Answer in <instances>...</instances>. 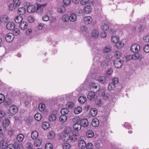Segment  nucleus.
Segmentation results:
<instances>
[{
  "label": "nucleus",
  "mask_w": 149,
  "mask_h": 149,
  "mask_svg": "<svg viewBox=\"0 0 149 149\" xmlns=\"http://www.w3.org/2000/svg\"><path fill=\"white\" fill-rule=\"evenodd\" d=\"M20 3L19 0H13L9 6V10L10 11L14 10L18 7Z\"/></svg>",
  "instance_id": "obj_1"
},
{
  "label": "nucleus",
  "mask_w": 149,
  "mask_h": 149,
  "mask_svg": "<svg viewBox=\"0 0 149 149\" xmlns=\"http://www.w3.org/2000/svg\"><path fill=\"white\" fill-rule=\"evenodd\" d=\"M66 130V132L62 136V139L64 141L66 142L69 141L70 139V136L69 134V133L70 132V129L68 128Z\"/></svg>",
  "instance_id": "obj_2"
},
{
  "label": "nucleus",
  "mask_w": 149,
  "mask_h": 149,
  "mask_svg": "<svg viewBox=\"0 0 149 149\" xmlns=\"http://www.w3.org/2000/svg\"><path fill=\"white\" fill-rule=\"evenodd\" d=\"M123 61L120 58H117L114 61L113 64L116 68H120L123 65Z\"/></svg>",
  "instance_id": "obj_3"
},
{
  "label": "nucleus",
  "mask_w": 149,
  "mask_h": 149,
  "mask_svg": "<svg viewBox=\"0 0 149 149\" xmlns=\"http://www.w3.org/2000/svg\"><path fill=\"white\" fill-rule=\"evenodd\" d=\"M45 4H37V9L36 10V13L39 14H41L43 12V9L45 7Z\"/></svg>",
  "instance_id": "obj_4"
},
{
  "label": "nucleus",
  "mask_w": 149,
  "mask_h": 149,
  "mask_svg": "<svg viewBox=\"0 0 149 149\" xmlns=\"http://www.w3.org/2000/svg\"><path fill=\"white\" fill-rule=\"evenodd\" d=\"M26 5L28 6L27 8V10L29 13H32L36 10V7L34 6L29 5V3L28 2H25Z\"/></svg>",
  "instance_id": "obj_5"
},
{
  "label": "nucleus",
  "mask_w": 149,
  "mask_h": 149,
  "mask_svg": "<svg viewBox=\"0 0 149 149\" xmlns=\"http://www.w3.org/2000/svg\"><path fill=\"white\" fill-rule=\"evenodd\" d=\"M140 49V46L136 44H134L132 45L130 48V50L132 52L134 53L137 52Z\"/></svg>",
  "instance_id": "obj_6"
},
{
  "label": "nucleus",
  "mask_w": 149,
  "mask_h": 149,
  "mask_svg": "<svg viewBox=\"0 0 149 149\" xmlns=\"http://www.w3.org/2000/svg\"><path fill=\"white\" fill-rule=\"evenodd\" d=\"M9 110L10 113L14 114L17 112L18 108L16 106L12 105L9 107Z\"/></svg>",
  "instance_id": "obj_7"
},
{
  "label": "nucleus",
  "mask_w": 149,
  "mask_h": 149,
  "mask_svg": "<svg viewBox=\"0 0 149 149\" xmlns=\"http://www.w3.org/2000/svg\"><path fill=\"white\" fill-rule=\"evenodd\" d=\"M14 38L13 34L11 33H8L6 35L5 39L7 42H11L13 41Z\"/></svg>",
  "instance_id": "obj_8"
},
{
  "label": "nucleus",
  "mask_w": 149,
  "mask_h": 149,
  "mask_svg": "<svg viewBox=\"0 0 149 149\" xmlns=\"http://www.w3.org/2000/svg\"><path fill=\"white\" fill-rule=\"evenodd\" d=\"M84 22L87 25L90 24L93 20L92 17L89 16H86L84 18Z\"/></svg>",
  "instance_id": "obj_9"
},
{
  "label": "nucleus",
  "mask_w": 149,
  "mask_h": 149,
  "mask_svg": "<svg viewBox=\"0 0 149 149\" xmlns=\"http://www.w3.org/2000/svg\"><path fill=\"white\" fill-rule=\"evenodd\" d=\"M8 145L7 143V141L3 139L0 143V148L2 149H6Z\"/></svg>",
  "instance_id": "obj_10"
},
{
  "label": "nucleus",
  "mask_w": 149,
  "mask_h": 149,
  "mask_svg": "<svg viewBox=\"0 0 149 149\" xmlns=\"http://www.w3.org/2000/svg\"><path fill=\"white\" fill-rule=\"evenodd\" d=\"M15 25L14 23L12 22H9L6 24L7 29L9 30H12L15 28Z\"/></svg>",
  "instance_id": "obj_11"
},
{
  "label": "nucleus",
  "mask_w": 149,
  "mask_h": 149,
  "mask_svg": "<svg viewBox=\"0 0 149 149\" xmlns=\"http://www.w3.org/2000/svg\"><path fill=\"white\" fill-rule=\"evenodd\" d=\"M91 35L92 38H97L98 37L99 32L98 30H94L91 32Z\"/></svg>",
  "instance_id": "obj_12"
},
{
  "label": "nucleus",
  "mask_w": 149,
  "mask_h": 149,
  "mask_svg": "<svg viewBox=\"0 0 149 149\" xmlns=\"http://www.w3.org/2000/svg\"><path fill=\"white\" fill-rule=\"evenodd\" d=\"M28 26V24L27 22L23 21L22 22L19 24V27L22 30H25L27 28Z\"/></svg>",
  "instance_id": "obj_13"
},
{
  "label": "nucleus",
  "mask_w": 149,
  "mask_h": 149,
  "mask_svg": "<svg viewBox=\"0 0 149 149\" xmlns=\"http://www.w3.org/2000/svg\"><path fill=\"white\" fill-rule=\"evenodd\" d=\"M91 125L94 127H97L99 124V121L98 119L95 118L93 119L91 122Z\"/></svg>",
  "instance_id": "obj_14"
},
{
  "label": "nucleus",
  "mask_w": 149,
  "mask_h": 149,
  "mask_svg": "<svg viewBox=\"0 0 149 149\" xmlns=\"http://www.w3.org/2000/svg\"><path fill=\"white\" fill-rule=\"evenodd\" d=\"M84 11L85 13L86 14L90 13L92 11L91 6L89 5L85 6L84 8Z\"/></svg>",
  "instance_id": "obj_15"
},
{
  "label": "nucleus",
  "mask_w": 149,
  "mask_h": 149,
  "mask_svg": "<svg viewBox=\"0 0 149 149\" xmlns=\"http://www.w3.org/2000/svg\"><path fill=\"white\" fill-rule=\"evenodd\" d=\"M80 125L84 127H86L88 125V123L87 120L85 118L82 119L81 121Z\"/></svg>",
  "instance_id": "obj_16"
},
{
  "label": "nucleus",
  "mask_w": 149,
  "mask_h": 149,
  "mask_svg": "<svg viewBox=\"0 0 149 149\" xmlns=\"http://www.w3.org/2000/svg\"><path fill=\"white\" fill-rule=\"evenodd\" d=\"M17 12L19 15H23L25 14L26 12V9L23 7H20L18 9Z\"/></svg>",
  "instance_id": "obj_17"
},
{
  "label": "nucleus",
  "mask_w": 149,
  "mask_h": 149,
  "mask_svg": "<svg viewBox=\"0 0 149 149\" xmlns=\"http://www.w3.org/2000/svg\"><path fill=\"white\" fill-rule=\"evenodd\" d=\"M77 19V16L75 14L73 13L69 16V19L71 22H75Z\"/></svg>",
  "instance_id": "obj_18"
},
{
  "label": "nucleus",
  "mask_w": 149,
  "mask_h": 149,
  "mask_svg": "<svg viewBox=\"0 0 149 149\" xmlns=\"http://www.w3.org/2000/svg\"><path fill=\"white\" fill-rule=\"evenodd\" d=\"M86 142L84 140H81L79 141V147L81 148H83L85 147L86 145Z\"/></svg>",
  "instance_id": "obj_19"
},
{
  "label": "nucleus",
  "mask_w": 149,
  "mask_h": 149,
  "mask_svg": "<svg viewBox=\"0 0 149 149\" xmlns=\"http://www.w3.org/2000/svg\"><path fill=\"white\" fill-rule=\"evenodd\" d=\"M42 143V140L40 139H38L34 141V145L35 146L38 147L41 145Z\"/></svg>",
  "instance_id": "obj_20"
},
{
  "label": "nucleus",
  "mask_w": 149,
  "mask_h": 149,
  "mask_svg": "<svg viewBox=\"0 0 149 149\" xmlns=\"http://www.w3.org/2000/svg\"><path fill=\"white\" fill-rule=\"evenodd\" d=\"M97 113V110L95 108H92L91 110L90 114L93 117L95 116Z\"/></svg>",
  "instance_id": "obj_21"
},
{
  "label": "nucleus",
  "mask_w": 149,
  "mask_h": 149,
  "mask_svg": "<svg viewBox=\"0 0 149 149\" xmlns=\"http://www.w3.org/2000/svg\"><path fill=\"white\" fill-rule=\"evenodd\" d=\"M81 125L78 123H75L73 125L74 129L76 131H79L81 128Z\"/></svg>",
  "instance_id": "obj_22"
},
{
  "label": "nucleus",
  "mask_w": 149,
  "mask_h": 149,
  "mask_svg": "<svg viewBox=\"0 0 149 149\" xmlns=\"http://www.w3.org/2000/svg\"><path fill=\"white\" fill-rule=\"evenodd\" d=\"M24 135L22 134H19L17 136V139L18 142H22L24 139Z\"/></svg>",
  "instance_id": "obj_23"
},
{
  "label": "nucleus",
  "mask_w": 149,
  "mask_h": 149,
  "mask_svg": "<svg viewBox=\"0 0 149 149\" xmlns=\"http://www.w3.org/2000/svg\"><path fill=\"white\" fill-rule=\"evenodd\" d=\"M95 96V93L93 91L89 92L87 95V97L88 99L91 100L93 99Z\"/></svg>",
  "instance_id": "obj_24"
},
{
  "label": "nucleus",
  "mask_w": 149,
  "mask_h": 149,
  "mask_svg": "<svg viewBox=\"0 0 149 149\" xmlns=\"http://www.w3.org/2000/svg\"><path fill=\"white\" fill-rule=\"evenodd\" d=\"M67 119V117L66 115H62L59 118L60 121L62 123H64L66 121Z\"/></svg>",
  "instance_id": "obj_25"
},
{
  "label": "nucleus",
  "mask_w": 149,
  "mask_h": 149,
  "mask_svg": "<svg viewBox=\"0 0 149 149\" xmlns=\"http://www.w3.org/2000/svg\"><path fill=\"white\" fill-rule=\"evenodd\" d=\"M82 110V109L81 107H77L74 108V112L75 114H77L80 113Z\"/></svg>",
  "instance_id": "obj_26"
},
{
  "label": "nucleus",
  "mask_w": 149,
  "mask_h": 149,
  "mask_svg": "<svg viewBox=\"0 0 149 149\" xmlns=\"http://www.w3.org/2000/svg\"><path fill=\"white\" fill-rule=\"evenodd\" d=\"M10 122L8 118H5L3 121V125L4 127L6 128L9 125Z\"/></svg>",
  "instance_id": "obj_27"
},
{
  "label": "nucleus",
  "mask_w": 149,
  "mask_h": 149,
  "mask_svg": "<svg viewBox=\"0 0 149 149\" xmlns=\"http://www.w3.org/2000/svg\"><path fill=\"white\" fill-rule=\"evenodd\" d=\"M38 136V133L36 131H33L31 133V137L33 139H36Z\"/></svg>",
  "instance_id": "obj_28"
},
{
  "label": "nucleus",
  "mask_w": 149,
  "mask_h": 149,
  "mask_svg": "<svg viewBox=\"0 0 149 149\" xmlns=\"http://www.w3.org/2000/svg\"><path fill=\"white\" fill-rule=\"evenodd\" d=\"M69 19V16L65 14L62 17V20L64 22H68Z\"/></svg>",
  "instance_id": "obj_29"
},
{
  "label": "nucleus",
  "mask_w": 149,
  "mask_h": 149,
  "mask_svg": "<svg viewBox=\"0 0 149 149\" xmlns=\"http://www.w3.org/2000/svg\"><path fill=\"white\" fill-rule=\"evenodd\" d=\"M22 17L20 16H17L15 19V21L17 23H20L22 22Z\"/></svg>",
  "instance_id": "obj_30"
},
{
  "label": "nucleus",
  "mask_w": 149,
  "mask_h": 149,
  "mask_svg": "<svg viewBox=\"0 0 149 149\" xmlns=\"http://www.w3.org/2000/svg\"><path fill=\"white\" fill-rule=\"evenodd\" d=\"M42 117L41 114L39 113H37L34 115V118L37 121H40L41 120Z\"/></svg>",
  "instance_id": "obj_31"
},
{
  "label": "nucleus",
  "mask_w": 149,
  "mask_h": 149,
  "mask_svg": "<svg viewBox=\"0 0 149 149\" xmlns=\"http://www.w3.org/2000/svg\"><path fill=\"white\" fill-rule=\"evenodd\" d=\"M116 85L114 84L111 83L109 84L108 88L109 90L112 91L114 89Z\"/></svg>",
  "instance_id": "obj_32"
},
{
  "label": "nucleus",
  "mask_w": 149,
  "mask_h": 149,
  "mask_svg": "<svg viewBox=\"0 0 149 149\" xmlns=\"http://www.w3.org/2000/svg\"><path fill=\"white\" fill-rule=\"evenodd\" d=\"M56 118V116L54 114H51L49 117V120L51 122L55 121Z\"/></svg>",
  "instance_id": "obj_33"
},
{
  "label": "nucleus",
  "mask_w": 149,
  "mask_h": 149,
  "mask_svg": "<svg viewBox=\"0 0 149 149\" xmlns=\"http://www.w3.org/2000/svg\"><path fill=\"white\" fill-rule=\"evenodd\" d=\"M119 40V37L117 36H113L111 38V41L114 43H116Z\"/></svg>",
  "instance_id": "obj_34"
},
{
  "label": "nucleus",
  "mask_w": 149,
  "mask_h": 149,
  "mask_svg": "<svg viewBox=\"0 0 149 149\" xmlns=\"http://www.w3.org/2000/svg\"><path fill=\"white\" fill-rule=\"evenodd\" d=\"M86 134L87 136L88 137L91 138L93 136L94 133L93 131L90 130L87 131Z\"/></svg>",
  "instance_id": "obj_35"
},
{
  "label": "nucleus",
  "mask_w": 149,
  "mask_h": 149,
  "mask_svg": "<svg viewBox=\"0 0 149 149\" xmlns=\"http://www.w3.org/2000/svg\"><path fill=\"white\" fill-rule=\"evenodd\" d=\"M8 17L6 15H3L1 17V21H2L4 23H6L8 21Z\"/></svg>",
  "instance_id": "obj_36"
},
{
  "label": "nucleus",
  "mask_w": 149,
  "mask_h": 149,
  "mask_svg": "<svg viewBox=\"0 0 149 149\" xmlns=\"http://www.w3.org/2000/svg\"><path fill=\"white\" fill-rule=\"evenodd\" d=\"M79 102L81 103H84L86 101V97L83 96H81L79 97L78 99Z\"/></svg>",
  "instance_id": "obj_37"
},
{
  "label": "nucleus",
  "mask_w": 149,
  "mask_h": 149,
  "mask_svg": "<svg viewBox=\"0 0 149 149\" xmlns=\"http://www.w3.org/2000/svg\"><path fill=\"white\" fill-rule=\"evenodd\" d=\"M123 43L122 42L118 41L116 43V47L117 48L120 49L123 46Z\"/></svg>",
  "instance_id": "obj_38"
},
{
  "label": "nucleus",
  "mask_w": 149,
  "mask_h": 149,
  "mask_svg": "<svg viewBox=\"0 0 149 149\" xmlns=\"http://www.w3.org/2000/svg\"><path fill=\"white\" fill-rule=\"evenodd\" d=\"M55 134L52 131L49 132L48 134L47 137L49 139H52L55 136Z\"/></svg>",
  "instance_id": "obj_39"
},
{
  "label": "nucleus",
  "mask_w": 149,
  "mask_h": 149,
  "mask_svg": "<svg viewBox=\"0 0 149 149\" xmlns=\"http://www.w3.org/2000/svg\"><path fill=\"white\" fill-rule=\"evenodd\" d=\"M42 126L43 129L46 130L49 127V123L44 122L42 123Z\"/></svg>",
  "instance_id": "obj_40"
},
{
  "label": "nucleus",
  "mask_w": 149,
  "mask_h": 149,
  "mask_svg": "<svg viewBox=\"0 0 149 149\" xmlns=\"http://www.w3.org/2000/svg\"><path fill=\"white\" fill-rule=\"evenodd\" d=\"M70 141L71 142H74L76 141L77 139V136L75 135H72L70 136Z\"/></svg>",
  "instance_id": "obj_41"
},
{
  "label": "nucleus",
  "mask_w": 149,
  "mask_h": 149,
  "mask_svg": "<svg viewBox=\"0 0 149 149\" xmlns=\"http://www.w3.org/2000/svg\"><path fill=\"white\" fill-rule=\"evenodd\" d=\"M69 112L68 110L66 108L62 109L61 111V113L62 115L67 114Z\"/></svg>",
  "instance_id": "obj_42"
},
{
  "label": "nucleus",
  "mask_w": 149,
  "mask_h": 149,
  "mask_svg": "<svg viewBox=\"0 0 149 149\" xmlns=\"http://www.w3.org/2000/svg\"><path fill=\"white\" fill-rule=\"evenodd\" d=\"M98 81L101 83L103 84L106 82V79L104 77L102 76L99 77Z\"/></svg>",
  "instance_id": "obj_43"
},
{
  "label": "nucleus",
  "mask_w": 149,
  "mask_h": 149,
  "mask_svg": "<svg viewBox=\"0 0 149 149\" xmlns=\"http://www.w3.org/2000/svg\"><path fill=\"white\" fill-rule=\"evenodd\" d=\"M26 146L27 149H33L32 148V144L29 141H28L26 142Z\"/></svg>",
  "instance_id": "obj_44"
},
{
  "label": "nucleus",
  "mask_w": 149,
  "mask_h": 149,
  "mask_svg": "<svg viewBox=\"0 0 149 149\" xmlns=\"http://www.w3.org/2000/svg\"><path fill=\"white\" fill-rule=\"evenodd\" d=\"M86 149H92L93 147V145L91 143H88L86 144L85 147Z\"/></svg>",
  "instance_id": "obj_45"
},
{
  "label": "nucleus",
  "mask_w": 149,
  "mask_h": 149,
  "mask_svg": "<svg viewBox=\"0 0 149 149\" xmlns=\"http://www.w3.org/2000/svg\"><path fill=\"white\" fill-rule=\"evenodd\" d=\"M66 106L68 108L71 109L74 106V104L72 102H69L67 103Z\"/></svg>",
  "instance_id": "obj_46"
},
{
  "label": "nucleus",
  "mask_w": 149,
  "mask_h": 149,
  "mask_svg": "<svg viewBox=\"0 0 149 149\" xmlns=\"http://www.w3.org/2000/svg\"><path fill=\"white\" fill-rule=\"evenodd\" d=\"M45 105L44 104L42 103L39 104V109L41 111H43L45 109Z\"/></svg>",
  "instance_id": "obj_47"
},
{
  "label": "nucleus",
  "mask_w": 149,
  "mask_h": 149,
  "mask_svg": "<svg viewBox=\"0 0 149 149\" xmlns=\"http://www.w3.org/2000/svg\"><path fill=\"white\" fill-rule=\"evenodd\" d=\"M52 145L50 143L46 144L45 146V149H52Z\"/></svg>",
  "instance_id": "obj_48"
},
{
  "label": "nucleus",
  "mask_w": 149,
  "mask_h": 149,
  "mask_svg": "<svg viewBox=\"0 0 149 149\" xmlns=\"http://www.w3.org/2000/svg\"><path fill=\"white\" fill-rule=\"evenodd\" d=\"M102 29L104 31H107L109 29L108 25L106 24H104L101 27Z\"/></svg>",
  "instance_id": "obj_49"
},
{
  "label": "nucleus",
  "mask_w": 149,
  "mask_h": 149,
  "mask_svg": "<svg viewBox=\"0 0 149 149\" xmlns=\"http://www.w3.org/2000/svg\"><path fill=\"white\" fill-rule=\"evenodd\" d=\"M95 102L96 105L98 107H101L102 104L101 100L100 99H97Z\"/></svg>",
  "instance_id": "obj_50"
},
{
  "label": "nucleus",
  "mask_w": 149,
  "mask_h": 149,
  "mask_svg": "<svg viewBox=\"0 0 149 149\" xmlns=\"http://www.w3.org/2000/svg\"><path fill=\"white\" fill-rule=\"evenodd\" d=\"M6 131V128L3 126L0 125V134H3Z\"/></svg>",
  "instance_id": "obj_51"
},
{
  "label": "nucleus",
  "mask_w": 149,
  "mask_h": 149,
  "mask_svg": "<svg viewBox=\"0 0 149 149\" xmlns=\"http://www.w3.org/2000/svg\"><path fill=\"white\" fill-rule=\"evenodd\" d=\"M13 101L12 100L9 98L8 100H6L5 101L6 105L9 106L11 105Z\"/></svg>",
  "instance_id": "obj_52"
},
{
  "label": "nucleus",
  "mask_w": 149,
  "mask_h": 149,
  "mask_svg": "<svg viewBox=\"0 0 149 149\" xmlns=\"http://www.w3.org/2000/svg\"><path fill=\"white\" fill-rule=\"evenodd\" d=\"M65 8L64 6H62L58 9V12L61 13H63L65 12Z\"/></svg>",
  "instance_id": "obj_53"
},
{
  "label": "nucleus",
  "mask_w": 149,
  "mask_h": 149,
  "mask_svg": "<svg viewBox=\"0 0 149 149\" xmlns=\"http://www.w3.org/2000/svg\"><path fill=\"white\" fill-rule=\"evenodd\" d=\"M63 149H69L70 146L68 143H65L63 144Z\"/></svg>",
  "instance_id": "obj_54"
},
{
  "label": "nucleus",
  "mask_w": 149,
  "mask_h": 149,
  "mask_svg": "<svg viewBox=\"0 0 149 149\" xmlns=\"http://www.w3.org/2000/svg\"><path fill=\"white\" fill-rule=\"evenodd\" d=\"M111 50V47H106L104 49L103 52L104 53H108L110 52Z\"/></svg>",
  "instance_id": "obj_55"
},
{
  "label": "nucleus",
  "mask_w": 149,
  "mask_h": 149,
  "mask_svg": "<svg viewBox=\"0 0 149 149\" xmlns=\"http://www.w3.org/2000/svg\"><path fill=\"white\" fill-rule=\"evenodd\" d=\"M5 100V97L3 95L0 93V104L3 102Z\"/></svg>",
  "instance_id": "obj_56"
},
{
  "label": "nucleus",
  "mask_w": 149,
  "mask_h": 149,
  "mask_svg": "<svg viewBox=\"0 0 149 149\" xmlns=\"http://www.w3.org/2000/svg\"><path fill=\"white\" fill-rule=\"evenodd\" d=\"M6 149H15V146L13 144L8 145Z\"/></svg>",
  "instance_id": "obj_57"
},
{
  "label": "nucleus",
  "mask_w": 149,
  "mask_h": 149,
  "mask_svg": "<svg viewBox=\"0 0 149 149\" xmlns=\"http://www.w3.org/2000/svg\"><path fill=\"white\" fill-rule=\"evenodd\" d=\"M28 20L29 22L32 23L34 22L35 20V18L33 17L30 16L28 17Z\"/></svg>",
  "instance_id": "obj_58"
},
{
  "label": "nucleus",
  "mask_w": 149,
  "mask_h": 149,
  "mask_svg": "<svg viewBox=\"0 0 149 149\" xmlns=\"http://www.w3.org/2000/svg\"><path fill=\"white\" fill-rule=\"evenodd\" d=\"M112 60V56L110 55H108L106 57L105 61L108 62Z\"/></svg>",
  "instance_id": "obj_59"
},
{
  "label": "nucleus",
  "mask_w": 149,
  "mask_h": 149,
  "mask_svg": "<svg viewBox=\"0 0 149 149\" xmlns=\"http://www.w3.org/2000/svg\"><path fill=\"white\" fill-rule=\"evenodd\" d=\"M20 33L19 30L17 29H15L13 31V35H14L15 36L18 35Z\"/></svg>",
  "instance_id": "obj_60"
},
{
  "label": "nucleus",
  "mask_w": 149,
  "mask_h": 149,
  "mask_svg": "<svg viewBox=\"0 0 149 149\" xmlns=\"http://www.w3.org/2000/svg\"><path fill=\"white\" fill-rule=\"evenodd\" d=\"M121 54V53L119 51H118L115 52L114 56L118 58L120 56Z\"/></svg>",
  "instance_id": "obj_61"
},
{
  "label": "nucleus",
  "mask_w": 149,
  "mask_h": 149,
  "mask_svg": "<svg viewBox=\"0 0 149 149\" xmlns=\"http://www.w3.org/2000/svg\"><path fill=\"white\" fill-rule=\"evenodd\" d=\"M143 50L146 53H149V45H146L144 48Z\"/></svg>",
  "instance_id": "obj_62"
},
{
  "label": "nucleus",
  "mask_w": 149,
  "mask_h": 149,
  "mask_svg": "<svg viewBox=\"0 0 149 149\" xmlns=\"http://www.w3.org/2000/svg\"><path fill=\"white\" fill-rule=\"evenodd\" d=\"M133 55H132L133 58L132 59L134 60H136L138 59L139 57V55L138 53H135Z\"/></svg>",
  "instance_id": "obj_63"
},
{
  "label": "nucleus",
  "mask_w": 149,
  "mask_h": 149,
  "mask_svg": "<svg viewBox=\"0 0 149 149\" xmlns=\"http://www.w3.org/2000/svg\"><path fill=\"white\" fill-rule=\"evenodd\" d=\"M144 41L146 42H149V35H147L143 38Z\"/></svg>",
  "instance_id": "obj_64"
}]
</instances>
